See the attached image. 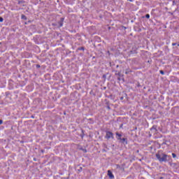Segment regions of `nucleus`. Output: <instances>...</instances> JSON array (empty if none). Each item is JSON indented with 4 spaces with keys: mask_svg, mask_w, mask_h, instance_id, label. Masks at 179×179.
<instances>
[{
    "mask_svg": "<svg viewBox=\"0 0 179 179\" xmlns=\"http://www.w3.org/2000/svg\"><path fill=\"white\" fill-rule=\"evenodd\" d=\"M172 156H173V158L177 157V155L175 153H172Z\"/></svg>",
    "mask_w": 179,
    "mask_h": 179,
    "instance_id": "1a4fd4ad",
    "label": "nucleus"
},
{
    "mask_svg": "<svg viewBox=\"0 0 179 179\" xmlns=\"http://www.w3.org/2000/svg\"><path fill=\"white\" fill-rule=\"evenodd\" d=\"M125 73H126V75H128V73H129V70H127Z\"/></svg>",
    "mask_w": 179,
    "mask_h": 179,
    "instance_id": "ddd939ff",
    "label": "nucleus"
},
{
    "mask_svg": "<svg viewBox=\"0 0 179 179\" xmlns=\"http://www.w3.org/2000/svg\"><path fill=\"white\" fill-rule=\"evenodd\" d=\"M145 17H146L147 19H149V18L150 17V15L149 14H147V15H145Z\"/></svg>",
    "mask_w": 179,
    "mask_h": 179,
    "instance_id": "423d86ee",
    "label": "nucleus"
},
{
    "mask_svg": "<svg viewBox=\"0 0 179 179\" xmlns=\"http://www.w3.org/2000/svg\"><path fill=\"white\" fill-rule=\"evenodd\" d=\"M117 139L120 141L121 143H124V142L127 143V138H117Z\"/></svg>",
    "mask_w": 179,
    "mask_h": 179,
    "instance_id": "20e7f679",
    "label": "nucleus"
},
{
    "mask_svg": "<svg viewBox=\"0 0 179 179\" xmlns=\"http://www.w3.org/2000/svg\"><path fill=\"white\" fill-rule=\"evenodd\" d=\"M108 176L109 178H114V175H113V173L110 170L108 171Z\"/></svg>",
    "mask_w": 179,
    "mask_h": 179,
    "instance_id": "7ed1b4c3",
    "label": "nucleus"
},
{
    "mask_svg": "<svg viewBox=\"0 0 179 179\" xmlns=\"http://www.w3.org/2000/svg\"><path fill=\"white\" fill-rule=\"evenodd\" d=\"M159 72H160L161 75H164V71H163V70L159 71Z\"/></svg>",
    "mask_w": 179,
    "mask_h": 179,
    "instance_id": "0eeeda50",
    "label": "nucleus"
},
{
    "mask_svg": "<svg viewBox=\"0 0 179 179\" xmlns=\"http://www.w3.org/2000/svg\"><path fill=\"white\" fill-rule=\"evenodd\" d=\"M172 45H179V44H177L176 43H172Z\"/></svg>",
    "mask_w": 179,
    "mask_h": 179,
    "instance_id": "4468645a",
    "label": "nucleus"
},
{
    "mask_svg": "<svg viewBox=\"0 0 179 179\" xmlns=\"http://www.w3.org/2000/svg\"><path fill=\"white\" fill-rule=\"evenodd\" d=\"M3 124V121L2 120H0V125H2Z\"/></svg>",
    "mask_w": 179,
    "mask_h": 179,
    "instance_id": "f8f14e48",
    "label": "nucleus"
},
{
    "mask_svg": "<svg viewBox=\"0 0 179 179\" xmlns=\"http://www.w3.org/2000/svg\"><path fill=\"white\" fill-rule=\"evenodd\" d=\"M63 22H64V18H61V21H60V22H59V26H60V27H62V26H63Z\"/></svg>",
    "mask_w": 179,
    "mask_h": 179,
    "instance_id": "39448f33",
    "label": "nucleus"
},
{
    "mask_svg": "<svg viewBox=\"0 0 179 179\" xmlns=\"http://www.w3.org/2000/svg\"><path fill=\"white\" fill-rule=\"evenodd\" d=\"M156 157L159 160V162H167V158L169 157V155L166 154H156Z\"/></svg>",
    "mask_w": 179,
    "mask_h": 179,
    "instance_id": "f257e3e1",
    "label": "nucleus"
},
{
    "mask_svg": "<svg viewBox=\"0 0 179 179\" xmlns=\"http://www.w3.org/2000/svg\"><path fill=\"white\" fill-rule=\"evenodd\" d=\"M22 19H26V15H22Z\"/></svg>",
    "mask_w": 179,
    "mask_h": 179,
    "instance_id": "9b49d317",
    "label": "nucleus"
},
{
    "mask_svg": "<svg viewBox=\"0 0 179 179\" xmlns=\"http://www.w3.org/2000/svg\"><path fill=\"white\" fill-rule=\"evenodd\" d=\"M116 135H117V136H118V138H121V136H122V135L118 133H116Z\"/></svg>",
    "mask_w": 179,
    "mask_h": 179,
    "instance_id": "6e6552de",
    "label": "nucleus"
},
{
    "mask_svg": "<svg viewBox=\"0 0 179 179\" xmlns=\"http://www.w3.org/2000/svg\"><path fill=\"white\" fill-rule=\"evenodd\" d=\"M36 68H40V65H39V64H37V65H36Z\"/></svg>",
    "mask_w": 179,
    "mask_h": 179,
    "instance_id": "2eb2a0df",
    "label": "nucleus"
},
{
    "mask_svg": "<svg viewBox=\"0 0 179 179\" xmlns=\"http://www.w3.org/2000/svg\"><path fill=\"white\" fill-rule=\"evenodd\" d=\"M0 22H3V18L2 17H0Z\"/></svg>",
    "mask_w": 179,
    "mask_h": 179,
    "instance_id": "9d476101",
    "label": "nucleus"
},
{
    "mask_svg": "<svg viewBox=\"0 0 179 179\" xmlns=\"http://www.w3.org/2000/svg\"><path fill=\"white\" fill-rule=\"evenodd\" d=\"M105 138L106 139H114V134L111 131H106V135Z\"/></svg>",
    "mask_w": 179,
    "mask_h": 179,
    "instance_id": "f03ea898",
    "label": "nucleus"
}]
</instances>
